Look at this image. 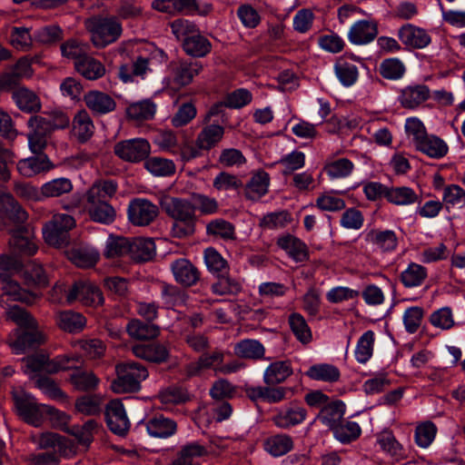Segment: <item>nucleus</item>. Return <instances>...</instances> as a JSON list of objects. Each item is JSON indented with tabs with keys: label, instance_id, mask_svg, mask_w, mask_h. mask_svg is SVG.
Returning a JSON list of instances; mask_svg holds the SVG:
<instances>
[{
	"label": "nucleus",
	"instance_id": "f257e3e1",
	"mask_svg": "<svg viewBox=\"0 0 465 465\" xmlns=\"http://www.w3.org/2000/svg\"><path fill=\"white\" fill-rule=\"evenodd\" d=\"M7 318L15 322L21 329L15 330L8 339L9 346L15 354L25 353L45 341V335L37 330L35 320L17 305L4 307Z\"/></svg>",
	"mask_w": 465,
	"mask_h": 465
},
{
	"label": "nucleus",
	"instance_id": "f03ea898",
	"mask_svg": "<svg viewBox=\"0 0 465 465\" xmlns=\"http://www.w3.org/2000/svg\"><path fill=\"white\" fill-rule=\"evenodd\" d=\"M91 41L97 48H104L115 42L122 35L121 23L114 16H94L85 21Z\"/></svg>",
	"mask_w": 465,
	"mask_h": 465
},
{
	"label": "nucleus",
	"instance_id": "7ed1b4c3",
	"mask_svg": "<svg viewBox=\"0 0 465 465\" xmlns=\"http://www.w3.org/2000/svg\"><path fill=\"white\" fill-rule=\"evenodd\" d=\"M117 378L112 382V390L118 394L135 392L141 389V382L149 373L146 368L137 362H126L117 365Z\"/></svg>",
	"mask_w": 465,
	"mask_h": 465
},
{
	"label": "nucleus",
	"instance_id": "20e7f679",
	"mask_svg": "<svg viewBox=\"0 0 465 465\" xmlns=\"http://www.w3.org/2000/svg\"><path fill=\"white\" fill-rule=\"evenodd\" d=\"M23 361L25 373L31 374L37 371L54 373L75 368V364L81 362V357L74 354L61 355L54 359H49L47 355L39 353L25 358Z\"/></svg>",
	"mask_w": 465,
	"mask_h": 465
},
{
	"label": "nucleus",
	"instance_id": "39448f33",
	"mask_svg": "<svg viewBox=\"0 0 465 465\" xmlns=\"http://www.w3.org/2000/svg\"><path fill=\"white\" fill-rule=\"evenodd\" d=\"M200 70L201 65L196 62L173 61L168 66V75L164 78L163 83L167 87L178 90L189 84Z\"/></svg>",
	"mask_w": 465,
	"mask_h": 465
},
{
	"label": "nucleus",
	"instance_id": "423d86ee",
	"mask_svg": "<svg viewBox=\"0 0 465 465\" xmlns=\"http://www.w3.org/2000/svg\"><path fill=\"white\" fill-rule=\"evenodd\" d=\"M114 152L121 160L136 163L146 160L151 153V145L143 138L127 139L116 143Z\"/></svg>",
	"mask_w": 465,
	"mask_h": 465
},
{
	"label": "nucleus",
	"instance_id": "0eeeda50",
	"mask_svg": "<svg viewBox=\"0 0 465 465\" xmlns=\"http://www.w3.org/2000/svg\"><path fill=\"white\" fill-rule=\"evenodd\" d=\"M15 405L20 418L27 423L38 427L46 414V404H38L35 399L27 393L15 395Z\"/></svg>",
	"mask_w": 465,
	"mask_h": 465
},
{
	"label": "nucleus",
	"instance_id": "6e6552de",
	"mask_svg": "<svg viewBox=\"0 0 465 465\" xmlns=\"http://www.w3.org/2000/svg\"><path fill=\"white\" fill-rule=\"evenodd\" d=\"M157 214V206L143 198L132 200L127 208L128 220L136 226L148 225L156 218Z\"/></svg>",
	"mask_w": 465,
	"mask_h": 465
},
{
	"label": "nucleus",
	"instance_id": "1a4fd4ad",
	"mask_svg": "<svg viewBox=\"0 0 465 465\" xmlns=\"http://www.w3.org/2000/svg\"><path fill=\"white\" fill-rule=\"evenodd\" d=\"M78 300L82 303L90 306L100 305L104 302V296L101 290L89 282H77L72 289L66 293V302L68 303Z\"/></svg>",
	"mask_w": 465,
	"mask_h": 465
},
{
	"label": "nucleus",
	"instance_id": "9d476101",
	"mask_svg": "<svg viewBox=\"0 0 465 465\" xmlns=\"http://www.w3.org/2000/svg\"><path fill=\"white\" fill-rule=\"evenodd\" d=\"M28 147L32 153H43L47 144V136L51 133L41 115L32 116L28 121Z\"/></svg>",
	"mask_w": 465,
	"mask_h": 465
},
{
	"label": "nucleus",
	"instance_id": "9b49d317",
	"mask_svg": "<svg viewBox=\"0 0 465 465\" xmlns=\"http://www.w3.org/2000/svg\"><path fill=\"white\" fill-rule=\"evenodd\" d=\"M36 294L23 289L19 283L11 278H2L0 273V304L7 305V301H17L32 303L35 301Z\"/></svg>",
	"mask_w": 465,
	"mask_h": 465
},
{
	"label": "nucleus",
	"instance_id": "f8f14e48",
	"mask_svg": "<svg viewBox=\"0 0 465 465\" xmlns=\"http://www.w3.org/2000/svg\"><path fill=\"white\" fill-rule=\"evenodd\" d=\"M378 35V24L372 19L358 20L350 27L347 37L351 44L365 45L371 43Z\"/></svg>",
	"mask_w": 465,
	"mask_h": 465
},
{
	"label": "nucleus",
	"instance_id": "ddd939ff",
	"mask_svg": "<svg viewBox=\"0 0 465 465\" xmlns=\"http://www.w3.org/2000/svg\"><path fill=\"white\" fill-rule=\"evenodd\" d=\"M109 429L115 434L124 435L130 427V421L121 401H110L105 410Z\"/></svg>",
	"mask_w": 465,
	"mask_h": 465
},
{
	"label": "nucleus",
	"instance_id": "4468645a",
	"mask_svg": "<svg viewBox=\"0 0 465 465\" xmlns=\"http://www.w3.org/2000/svg\"><path fill=\"white\" fill-rule=\"evenodd\" d=\"M35 155L21 159L17 163V171L24 177L30 178L37 174L47 173L54 169V164L45 153H34Z\"/></svg>",
	"mask_w": 465,
	"mask_h": 465
},
{
	"label": "nucleus",
	"instance_id": "2eb2a0df",
	"mask_svg": "<svg viewBox=\"0 0 465 465\" xmlns=\"http://www.w3.org/2000/svg\"><path fill=\"white\" fill-rule=\"evenodd\" d=\"M117 191V183L112 180H99L84 193V209L107 202Z\"/></svg>",
	"mask_w": 465,
	"mask_h": 465
},
{
	"label": "nucleus",
	"instance_id": "dca6fc26",
	"mask_svg": "<svg viewBox=\"0 0 465 465\" xmlns=\"http://www.w3.org/2000/svg\"><path fill=\"white\" fill-rule=\"evenodd\" d=\"M225 353L223 350H215L212 352L202 354L196 361L187 365V374L196 376L205 370H213L215 373H218L217 368L221 367V364L223 362Z\"/></svg>",
	"mask_w": 465,
	"mask_h": 465
},
{
	"label": "nucleus",
	"instance_id": "f3484780",
	"mask_svg": "<svg viewBox=\"0 0 465 465\" xmlns=\"http://www.w3.org/2000/svg\"><path fill=\"white\" fill-rule=\"evenodd\" d=\"M401 42L408 47L422 49L430 44V36L420 27L411 24L402 25L398 31Z\"/></svg>",
	"mask_w": 465,
	"mask_h": 465
},
{
	"label": "nucleus",
	"instance_id": "a211bd4d",
	"mask_svg": "<svg viewBox=\"0 0 465 465\" xmlns=\"http://www.w3.org/2000/svg\"><path fill=\"white\" fill-rule=\"evenodd\" d=\"M171 271L174 280L186 287L194 285L199 278L200 273L197 268L185 258H180L171 263Z\"/></svg>",
	"mask_w": 465,
	"mask_h": 465
},
{
	"label": "nucleus",
	"instance_id": "6ab92c4d",
	"mask_svg": "<svg viewBox=\"0 0 465 465\" xmlns=\"http://www.w3.org/2000/svg\"><path fill=\"white\" fill-rule=\"evenodd\" d=\"M430 97V89L425 84H411L401 90L398 101L402 107L415 109Z\"/></svg>",
	"mask_w": 465,
	"mask_h": 465
},
{
	"label": "nucleus",
	"instance_id": "aec40b11",
	"mask_svg": "<svg viewBox=\"0 0 465 465\" xmlns=\"http://www.w3.org/2000/svg\"><path fill=\"white\" fill-rule=\"evenodd\" d=\"M307 417V411L301 406H288L279 409L272 417V421L280 429H289L302 423Z\"/></svg>",
	"mask_w": 465,
	"mask_h": 465
},
{
	"label": "nucleus",
	"instance_id": "412c9836",
	"mask_svg": "<svg viewBox=\"0 0 465 465\" xmlns=\"http://www.w3.org/2000/svg\"><path fill=\"white\" fill-rule=\"evenodd\" d=\"M165 210L176 221L188 224V230L192 232L191 223L194 218L193 203L180 198H171L165 203Z\"/></svg>",
	"mask_w": 465,
	"mask_h": 465
},
{
	"label": "nucleus",
	"instance_id": "4be33fe9",
	"mask_svg": "<svg viewBox=\"0 0 465 465\" xmlns=\"http://www.w3.org/2000/svg\"><path fill=\"white\" fill-rule=\"evenodd\" d=\"M351 60H355V56L340 57L333 65L337 79L345 87L352 86L359 78L358 68Z\"/></svg>",
	"mask_w": 465,
	"mask_h": 465
},
{
	"label": "nucleus",
	"instance_id": "5701e85b",
	"mask_svg": "<svg viewBox=\"0 0 465 465\" xmlns=\"http://www.w3.org/2000/svg\"><path fill=\"white\" fill-rule=\"evenodd\" d=\"M270 184L269 174L264 171L252 173L249 182L245 184V197L251 201H258L268 192Z\"/></svg>",
	"mask_w": 465,
	"mask_h": 465
},
{
	"label": "nucleus",
	"instance_id": "b1692460",
	"mask_svg": "<svg viewBox=\"0 0 465 465\" xmlns=\"http://www.w3.org/2000/svg\"><path fill=\"white\" fill-rule=\"evenodd\" d=\"M415 148L433 159H440L449 152L447 143L435 134H427Z\"/></svg>",
	"mask_w": 465,
	"mask_h": 465
},
{
	"label": "nucleus",
	"instance_id": "393cba45",
	"mask_svg": "<svg viewBox=\"0 0 465 465\" xmlns=\"http://www.w3.org/2000/svg\"><path fill=\"white\" fill-rule=\"evenodd\" d=\"M346 411L345 404L339 400L331 401L317 415L323 425L333 430L343 419Z\"/></svg>",
	"mask_w": 465,
	"mask_h": 465
},
{
	"label": "nucleus",
	"instance_id": "a878e982",
	"mask_svg": "<svg viewBox=\"0 0 465 465\" xmlns=\"http://www.w3.org/2000/svg\"><path fill=\"white\" fill-rule=\"evenodd\" d=\"M86 106L95 114H104L115 108L114 99L100 91H90L84 96Z\"/></svg>",
	"mask_w": 465,
	"mask_h": 465
},
{
	"label": "nucleus",
	"instance_id": "bb28decb",
	"mask_svg": "<svg viewBox=\"0 0 465 465\" xmlns=\"http://www.w3.org/2000/svg\"><path fill=\"white\" fill-rule=\"evenodd\" d=\"M134 354L151 362H163L169 357L167 348L160 343L138 344L133 347Z\"/></svg>",
	"mask_w": 465,
	"mask_h": 465
},
{
	"label": "nucleus",
	"instance_id": "cd10ccee",
	"mask_svg": "<svg viewBox=\"0 0 465 465\" xmlns=\"http://www.w3.org/2000/svg\"><path fill=\"white\" fill-rule=\"evenodd\" d=\"M293 439L285 433H279L267 438L263 447L266 452L272 457H281L293 449Z\"/></svg>",
	"mask_w": 465,
	"mask_h": 465
},
{
	"label": "nucleus",
	"instance_id": "c85d7f7f",
	"mask_svg": "<svg viewBox=\"0 0 465 465\" xmlns=\"http://www.w3.org/2000/svg\"><path fill=\"white\" fill-rule=\"evenodd\" d=\"M277 244L295 262H303L308 258L305 243L292 235L287 234L280 237Z\"/></svg>",
	"mask_w": 465,
	"mask_h": 465
},
{
	"label": "nucleus",
	"instance_id": "c756f323",
	"mask_svg": "<svg viewBox=\"0 0 465 465\" xmlns=\"http://www.w3.org/2000/svg\"><path fill=\"white\" fill-rule=\"evenodd\" d=\"M66 255L74 264L83 268L94 266L99 259V252L89 246L73 247L66 251Z\"/></svg>",
	"mask_w": 465,
	"mask_h": 465
},
{
	"label": "nucleus",
	"instance_id": "7c9ffc66",
	"mask_svg": "<svg viewBox=\"0 0 465 465\" xmlns=\"http://www.w3.org/2000/svg\"><path fill=\"white\" fill-rule=\"evenodd\" d=\"M366 239L382 252H392L398 245L397 236L391 230H371L367 233Z\"/></svg>",
	"mask_w": 465,
	"mask_h": 465
},
{
	"label": "nucleus",
	"instance_id": "2f4dec72",
	"mask_svg": "<svg viewBox=\"0 0 465 465\" xmlns=\"http://www.w3.org/2000/svg\"><path fill=\"white\" fill-rule=\"evenodd\" d=\"M94 125L84 110L78 112L72 123V133L80 142H85L94 134Z\"/></svg>",
	"mask_w": 465,
	"mask_h": 465
},
{
	"label": "nucleus",
	"instance_id": "473e14b6",
	"mask_svg": "<svg viewBox=\"0 0 465 465\" xmlns=\"http://www.w3.org/2000/svg\"><path fill=\"white\" fill-rule=\"evenodd\" d=\"M155 255V244L152 239L134 238L130 242V257L137 262H146Z\"/></svg>",
	"mask_w": 465,
	"mask_h": 465
},
{
	"label": "nucleus",
	"instance_id": "72a5a7b5",
	"mask_svg": "<svg viewBox=\"0 0 465 465\" xmlns=\"http://www.w3.org/2000/svg\"><path fill=\"white\" fill-rule=\"evenodd\" d=\"M13 99L17 107L25 113H35L41 109L39 97L31 90L21 87L13 93Z\"/></svg>",
	"mask_w": 465,
	"mask_h": 465
},
{
	"label": "nucleus",
	"instance_id": "f704fd0d",
	"mask_svg": "<svg viewBox=\"0 0 465 465\" xmlns=\"http://www.w3.org/2000/svg\"><path fill=\"white\" fill-rule=\"evenodd\" d=\"M292 373V369L289 361H274L266 368L263 380L266 384L274 385L284 381Z\"/></svg>",
	"mask_w": 465,
	"mask_h": 465
},
{
	"label": "nucleus",
	"instance_id": "c9c22d12",
	"mask_svg": "<svg viewBox=\"0 0 465 465\" xmlns=\"http://www.w3.org/2000/svg\"><path fill=\"white\" fill-rule=\"evenodd\" d=\"M376 442L380 449L389 456L396 460L404 457L402 445L396 440L395 436L391 430H383L377 434Z\"/></svg>",
	"mask_w": 465,
	"mask_h": 465
},
{
	"label": "nucleus",
	"instance_id": "e433bc0d",
	"mask_svg": "<svg viewBox=\"0 0 465 465\" xmlns=\"http://www.w3.org/2000/svg\"><path fill=\"white\" fill-rule=\"evenodd\" d=\"M146 430L152 437L168 438L176 431V423L171 419L159 416L147 421Z\"/></svg>",
	"mask_w": 465,
	"mask_h": 465
},
{
	"label": "nucleus",
	"instance_id": "4c0bfd02",
	"mask_svg": "<svg viewBox=\"0 0 465 465\" xmlns=\"http://www.w3.org/2000/svg\"><path fill=\"white\" fill-rule=\"evenodd\" d=\"M74 67L79 74L89 80L98 79L105 74L104 66L88 54L75 62Z\"/></svg>",
	"mask_w": 465,
	"mask_h": 465
},
{
	"label": "nucleus",
	"instance_id": "58836bf2",
	"mask_svg": "<svg viewBox=\"0 0 465 465\" xmlns=\"http://www.w3.org/2000/svg\"><path fill=\"white\" fill-rule=\"evenodd\" d=\"M232 406L226 401H222L201 408L199 415L201 418L206 416V421L211 423L213 421L221 422L227 420L232 415Z\"/></svg>",
	"mask_w": 465,
	"mask_h": 465
},
{
	"label": "nucleus",
	"instance_id": "ea45409f",
	"mask_svg": "<svg viewBox=\"0 0 465 465\" xmlns=\"http://www.w3.org/2000/svg\"><path fill=\"white\" fill-rule=\"evenodd\" d=\"M385 198L395 205H411L415 203L419 196L410 187H391L385 191Z\"/></svg>",
	"mask_w": 465,
	"mask_h": 465
},
{
	"label": "nucleus",
	"instance_id": "a19ab883",
	"mask_svg": "<svg viewBox=\"0 0 465 465\" xmlns=\"http://www.w3.org/2000/svg\"><path fill=\"white\" fill-rule=\"evenodd\" d=\"M375 334L372 331H365L357 341L354 356L359 363L364 364L373 354Z\"/></svg>",
	"mask_w": 465,
	"mask_h": 465
},
{
	"label": "nucleus",
	"instance_id": "79ce46f5",
	"mask_svg": "<svg viewBox=\"0 0 465 465\" xmlns=\"http://www.w3.org/2000/svg\"><path fill=\"white\" fill-rule=\"evenodd\" d=\"M306 375L315 381L335 382L340 379L339 369L330 363H318L311 366Z\"/></svg>",
	"mask_w": 465,
	"mask_h": 465
},
{
	"label": "nucleus",
	"instance_id": "37998d69",
	"mask_svg": "<svg viewBox=\"0 0 465 465\" xmlns=\"http://www.w3.org/2000/svg\"><path fill=\"white\" fill-rule=\"evenodd\" d=\"M126 330L132 338L137 340L153 339L160 333L159 328L155 324L144 323L137 319L130 321Z\"/></svg>",
	"mask_w": 465,
	"mask_h": 465
},
{
	"label": "nucleus",
	"instance_id": "c03bdc74",
	"mask_svg": "<svg viewBox=\"0 0 465 465\" xmlns=\"http://www.w3.org/2000/svg\"><path fill=\"white\" fill-rule=\"evenodd\" d=\"M44 198L61 197L73 190L72 181L65 177L54 178L42 184Z\"/></svg>",
	"mask_w": 465,
	"mask_h": 465
},
{
	"label": "nucleus",
	"instance_id": "a18cd8bd",
	"mask_svg": "<svg viewBox=\"0 0 465 465\" xmlns=\"http://www.w3.org/2000/svg\"><path fill=\"white\" fill-rule=\"evenodd\" d=\"M92 221L102 224H111L116 218L115 209L107 202L85 208Z\"/></svg>",
	"mask_w": 465,
	"mask_h": 465
},
{
	"label": "nucleus",
	"instance_id": "49530a36",
	"mask_svg": "<svg viewBox=\"0 0 465 465\" xmlns=\"http://www.w3.org/2000/svg\"><path fill=\"white\" fill-rule=\"evenodd\" d=\"M0 203L5 209V211L9 213V216L12 220H14L17 223H23L27 219L26 212L22 208V206L17 203V201L14 198V196L0 188Z\"/></svg>",
	"mask_w": 465,
	"mask_h": 465
},
{
	"label": "nucleus",
	"instance_id": "de8ad7c7",
	"mask_svg": "<svg viewBox=\"0 0 465 465\" xmlns=\"http://www.w3.org/2000/svg\"><path fill=\"white\" fill-rule=\"evenodd\" d=\"M11 247L25 255H33L37 251V245L34 236L29 232L17 231L14 232L10 240Z\"/></svg>",
	"mask_w": 465,
	"mask_h": 465
},
{
	"label": "nucleus",
	"instance_id": "09e8293b",
	"mask_svg": "<svg viewBox=\"0 0 465 465\" xmlns=\"http://www.w3.org/2000/svg\"><path fill=\"white\" fill-rule=\"evenodd\" d=\"M334 438L342 444H348L357 440L361 433V429L358 422L347 420L340 422L333 430Z\"/></svg>",
	"mask_w": 465,
	"mask_h": 465
},
{
	"label": "nucleus",
	"instance_id": "8fccbe9b",
	"mask_svg": "<svg viewBox=\"0 0 465 465\" xmlns=\"http://www.w3.org/2000/svg\"><path fill=\"white\" fill-rule=\"evenodd\" d=\"M183 50L191 56L202 57L210 52L209 41L196 31L190 37L185 38L183 44Z\"/></svg>",
	"mask_w": 465,
	"mask_h": 465
},
{
	"label": "nucleus",
	"instance_id": "3c124183",
	"mask_svg": "<svg viewBox=\"0 0 465 465\" xmlns=\"http://www.w3.org/2000/svg\"><path fill=\"white\" fill-rule=\"evenodd\" d=\"M289 324L294 336L301 343L308 344L312 341V331L302 314L292 312L289 316Z\"/></svg>",
	"mask_w": 465,
	"mask_h": 465
},
{
	"label": "nucleus",
	"instance_id": "603ef678",
	"mask_svg": "<svg viewBox=\"0 0 465 465\" xmlns=\"http://www.w3.org/2000/svg\"><path fill=\"white\" fill-rule=\"evenodd\" d=\"M224 130L217 124L206 126L199 134L196 143L199 149L209 150L214 146L223 136Z\"/></svg>",
	"mask_w": 465,
	"mask_h": 465
},
{
	"label": "nucleus",
	"instance_id": "864d4df0",
	"mask_svg": "<svg viewBox=\"0 0 465 465\" xmlns=\"http://www.w3.org/2000/svg\"><path fill=\"white\" fill-rule=\"evenodd\" d=\"M56 323L65 331L75 332L84 328L85 325V319L78 312L71 311L61 312L56 316Z\"/></svg>",
	"mask_w": 465,
	"mask_h": 465
},
{
	"label": "nucleus",
	"instance_id": "5fc2aeb1",
	"mask_svg": "<svg viewBox=\"0 0 465 465\" xmlns=\"http://www.w3.org/2000/svg\"><path fill=\"white\" fill-rule=\"evenodd\" d=\"M265 349L257 340H242L234 346V353L245 359H260L263 357Z\"/></svg>",
	"mask_w": 465,
	"mask_h": 465
},
{
	"label": "nucleus",
	"instance_id": "6e6d98bb",
	"mask_svg": "<svg viewBox=\"0 0 465 465\" xmlns=\"http://www.w3.org/2000/svg\"><path fill=\"white\" fill-rule=\"evenodd\" d=\"M155 111V104L149 100L133 103L126 108L127 116L138 122L153 118Z\"/></svg>",
	"mask_w": 465,
	"mask_h": 465
},
{
	"label": "nucleus",
	"instance_id": "4d7b16f0",
	"mask_svg": "<svg viewBox=\"0 0 465 465\" xmlns=\"http://www.w3.org/2000/svg\"><path fill=\"white\" fill-rule=\"evenodd\" d=\"M427 277L426 269L420 264L411 262L401 273V280L407 288H413L421 285Z\"/></svg>",
	"mask_w": 465,
	"mask_h": 465
},
{
	"label": "nucleus",
	"instance_id": "13d9d810",
	"mask_svg": "<svg viewBox=\"0 0 465 465\" xmlns=\"http://www.w3.org/2000/svg\"><path fill=\"white\" fill-rule=\"evenodd\" d=\"M144 167L154 176H169L175 172V164L172 160L157 156L146 158Z\"/></svg>",
	"mask_w": 465,
	"mask_h": 465
},
{
	"label": "nucleus",
	"instance_id": "bf43d9fd",
	"mask_svg": "<svg viewBox=\"0 0 465 465\" xmlns=\"http://www.w3.org/2000/svg\"><path fill=\"white\" fill-rule=\"evenodd\" d=\"M130 242L129 238L110 235L106 240L104 255L107 258L130 255Z\"/></svg>",
	"mask_w": 465,
	"mask_h": 465
},
{
	"label": "nucleus",
	"instance_id": "052dcab7",
	"mask_svg": "<svg viewBox=\"0 0 465 465\" xmlns=\"http://www.w3.org/2000/svg\"><path fill=\"white\" fill-rule=\"evenodd\" d=\"M243 183L241 178L228 172H220L213 181V186L217 192L239 191Z\"/></svg>",
	"mask_w": 465,
	"mask_h": 465
},
{
	"label": "nucleus",
	"instance_id": "680f3d73",
	"mask_svg": "<svg viewBox=\"0 0 465 465\" xmlns=\"http://www.w3.org/2000/svg\"><path fill=\"white\" fill-rule=\"evenodd\" d=\"M103 398L100 395H84L75 401V409L84 415H95L101 412Z\"/></svg>",
	"mask_w": 465,
	"mask_h": 465
},
{
	"label": "nucleus",
	"instance_id": "e2e57ef3",
	"mask_svg": "<svg viewBox=\"0 0 465 465\" xmlns=\"http://www.w3.org/2000/svg\"><path fill=\"white\" fill-rule=\"evenodd\" d=\"M404 64L396 57L383 60L380 64L381 74L390 80L401 79L405 74Z\"/></svg>",
	"mask_w": 465,
	"mask_h": 465
},
{
	"label": "nucleus",
	"instance_id": "0e129e2a",
	"mask_svg": "<svg viewBox=\"0 0 465 465\" xmlns=\"http://www.w3.org/2000/svg\"><path fill=\"white\" fill-rule=\"evenodd\" d=\"M437 434V427L431 421L419 424L415 430V442L420 448H428L434 440Z\"/></svg>",
	"mask_w": 465,
	"mask_h": 465
},
{
	"label": "nucleus",
	"instance_id": "69168bd1",
	"mask_svg": "<svg viewBox=\"0 0 465 465\" xmlns=\"http://www.w3.org/2000/svg\"><path fill=\"white\" fill-rule=\"evenodd\" d=\"M354 164L347 158H341L326 163L324 170L331 179H340L349 176Z\"/></svg>",
	"mask_w": 465,
	"mask_h": 465
},
{
	"label": "nucleus",
	"instance_id": "338daca9",
	"mask_svg": "<svg viewBox=\"0 0 465 465\" xmlns=\"http://www.w3.org/2000/svg\"><path fill=\"white\" fill-rule=\"evenodd\" d=\"M316 205L319 209L328 212H336L345 207V202L336 192H325L316 200Z\"/></svg>",
	"mask_w": 465,
	"mask_h": 465
},
{
	"label": "nucleus",
	"instance_id": "774afa93",
	"mask_svg": "<svg viewBox=\"0 0 465 465\" xmlns=\"http://www.w3.org/2000/svg\"><path fill=\"white\" fill-rule=\"evenodd\" d=\"M442 199L448 208H463L465 206V190L457 184L448 185L443 191Z\"/></svg>",
	"mask_w": 465,
	"mask_h": 465
}]
</instances>
